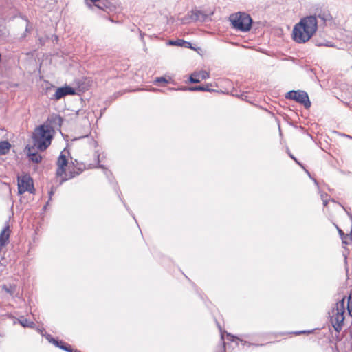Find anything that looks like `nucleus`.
Segmentation results:
<instances>
[{"mask_svg": "<svg viewBox=\"0 0 352 352\" xmlns=\"http://www.w3.org/2000/svg\"><path fill=\"white\" fill-rule=\"evenodd\" d=\"M53 133L54 130L51 126L41 125L33 133V146L39 151H45L51 144Z\"/></svg>", "mask_w": 352, "mask_h": 352, "instance_id": "1", "label": "nucleus"}, {"mask_svg": "<svg viewBox=\"0 0 352 352\" xmlns=\"http://www.w3.org/2000/svg\"><path fill=\"white\" fill-rule=\"evenodd\" d=\"M318 23H296L292 32L293 39L299 43L310 39L317 30Z\"/></svg>", "mask_w": 352, "mask_h": 352, "instance_id": "2", "label": "nucleus"}, {"mask_svg": "<svg viewBox=\"0 0 352 352\" xmlns=\"http://www.w3.org/2000/svg\"><path fill=\"white\" fill-rule=\"evenodd\" d=\"M345 298H343L342 300L338 301L331 311L329 312L330 322L333 327L334 329L337 332H340L342 328L344 320L345 318Z\"/></svg>", "mask_w": 352, "mask_h": 352, "instance_id": "3", "label": "nucleus"}, {"mask_svg": "<svg viewBox=\"0 0 352 352\" xmlns=\"http://www.w3.org/2000/svg\"><path fill=\"white\" fill-rule=\"evenodd\" d=\"M69 153L66 149L63 150L58 160H57V170L56 175L62 178L61 183L75 176V173L70 171L69 173H66V168L68 166V157Z\"/></svg>", "mask_w": 352, "mask_h": 352, "instance_id": "4", "label": "nucleus"}, {"mask_svg": "<svg viewBox=\"0 0 352 352\" xmlns=\"http://www.w3.org/2000/svg\"><path fill=\"white\" fill-rule=\"evenodd\" d=\"M285 97L287 99L293 100L303 104L306 109L309 108L311 106L308 94L304 91H290L287 93Z\"/></svg>", "mask_w": 352, "mask_h": 352, "instance_id": "5", "label": "nucleus"}, {"mask_svg": "<svg viewBox=\"0 0 352 352\" xmlns=\"http://www.w3.org/2000/svg\"><path fill=\"white\" fill-rule=\"evenodd\" d=\"M318 19L322 22H327L332 20V16L328 10H321L318 14L302 17L299 22H317Z\"/></svg>", "mask_w": 352, "mask_h": 352, "instance_id": "6", "label": "nucleus"}, {"mask_svg": "<svg viewBox=\"0 0 352 352\" xmlns=\"http://www.w3.org/2000/svg\"><path fill=\"white\" fill-rule=\"evenodd\" d=\"M34 190L33 182L28 175L18 179V191L19 194H23L26 191L32 192Z\"/></svg>", "mask_w": 352, "mask_h": 352, "instance_id": "7", "label": "nucleus"}, {"mask_svg": "<svg viewBox=\"0 0 352 352\" xmlns=\"http://www.w3.org/2000/svg\"><path fill=\"white\" fill-rule=\"evenodd\" d=\"M75 94V89L69 86H65L56 89L54 94L50 98L53 100H59L67 95Z\"/></svg>", "mask_w": 352, "mask_h": 352, "instance_id": "8", "label": "nucleus"}, {"mask_svg": "<svg viewBox=\"0 0 352 352\" xmlns=\"http://www.w3.org/2000/svg\"><path fill=\"white\" fill-rule=\"evenodd\" d=\"M229 22H254L250 14L246 12H239L232 14L229 16Z\"/></svg>", "mask_w": 352, "mask_h": 352, "instance_id": "9", "label": "nucleus"}, {"mask_svg": "<svg viewBox=\"0 0 352 352\" xmlns=\"http://www.w3.org/2000/svg\"><path fill=\"white\" fill-rule=\"evenodd\" d=\"M212 13L206 14L201 10H192L190 14V19L195 22H204L212 20L210 15Z\"/></svg>", "mask_w": 352, "mask_h": 352, "instance_id": "10", "label": "nucleus"}, {"mask_svg": "<svg viewBox=\"0 0 352 352\" xmlns=\"http://www.w3.org/2000/svg\"><path fill=\"white\" fill-rule=\"evenodd\" d=\"M210 77V74L205 70L193 72L190 76V81L192 83H197L201 80H205Z\"/></svg>", "mask_w": 352, "mask_h": 352, "instance_id": "11", "label": "nucleus"}, {"mask_svg": "<svg viewBox=\"0 0 352 352\" xmlns=\"http://www.w3.org/2000/svg\"><path fill=\"white\" fill-rule=\"evenodd\" d=\"M34 146L32 147L27 146V154L31 161L38 164L41 161L42 157L34 152Z\"/></svg>", "mask_w": 352, "mask_h": 352, "instance_id": "12", "label": "nucleus"}, {"mask_svg": "<svg viewBox=\"0 0 352 352\" xmlns=\"http://www.w3.org/2000/svg\"><path fill=\"white\" fill-rule=\"evenodd\" d=\"M230 25L234 30L246 32L251 29L252 23H230Z\"/></svg>", "mask_w": 352, "mask_h": 352, "instance_id": "13", "label": "nucleus"}, {"mask_svg": "<svg viewBox=\"0 0 352 352\" xmlns=\"http://www.w3.org/2000/svg\"><path fill=\"white\" fill-rule=\"evenodd\" d=\"M168 45L191 48V43L183 39H177L175 41L170 40L168 41Z\"/></svg>", "mask_w": 352, "mask_h": 352, "instance_id": "14", "label": "nucleus"}, {"mask_svg": "<svg viewBox=\"0 0 352 352\" xmlns=\"http://www.w3.org/2000/svg\"><path fill=\"white\" fill-rule=\"evenodd\" d=\"M336 228L338 231L339 235L342 241V243L345 245H349L352 241V236L351 234H345L342 230L336 226Z\"/></svg>", "mask_w": 352, "mask_h": 352, "instance_id": "15", "label": "nucleus"}, {"mask_svg": "<svg viewBox=\"0 0 352 352\" xmlns=\"http://www.w3.org/2000/svg\"><path fill=\"white\" fill-rule=\"evenodd\" d=\"M182 89L183 90H188V91H211V89L209 88L208 85L190 87H184Z\"/></svg>", "mask_w": 352, "mask_h": 352, "instance_id": "16", "label": "nucleus"}, {"mask_svg": "<svg viewBox=\"0 0 352 352\" xmlns=\"http://www.w3.org/2000/svg\"><path fill=\"white\" fill-rule=\"evenodd\" d=\"M11 148V144L8 141L0 142V155L7 154Z\"/></svg>", "mask_w": 352, "mask_h": 352, "instance_id": "17", "label": "nucleus"}, {"mask_svg": "<svg viewBox=\"0 0 352 352\" xmlns=\"http://www.w3.org/2000/svg\"><path fill=\"white\" fill-rule=\"evenodd\" d=\"M8 36V30L3 23H0V39H4Z\"/></svg>", "mask_w": 352, "mask_h": 352, "instance_id": "18", "label": "nucleus"}, {"mask_svg": "<svg viewBox=\"0 0 352 352\" xmlns=\"http://www.w3.org/2000/svg\"><path fill=\"white\" fill-rule=\"evenodd\" d=\"M92 3H94V6L97 7L99 9L104 10L106 8L105 3L102 2L101 0H90Z\"/></svg>", "mask_w": 352, "mask_h": 352, "instance_id": "19", "label": "nucleus"}, {"mask_svg": "<svg viewBox=\"0 0 352 352\" xmlns=\"http://www.w3.org/2000/svg\"><path fill=\"white\" fill-rule=\"evenodd\" d=\"M19 322L23 327H32V324H34L32 322L28 320L27 318L24 317L20 318L19 319Z\"/></svg>", "mask_w": 352, "mask_h": 352, "instance_id": "20", "label": "nucleus"}, {"mask_svg": "<svg viewBox=\"0 0 352 352\" xmlns=\"http://www.w3.org/2000/svg\"><path fill=\"white\" fill-rule=\"evenodd\" d=\"M57 346L67 352H73V349L71 348V346L64 343L62 341L58 342V346Z\"/></svg>", "mask_w": 352, "mask_h": 352, "instance_id": "21", "label": "nucleus"}, {"mask_svg": "<svg viewBox=\"0 0 352 352\" xmlns=\"http://www.w3.org/2000/svg\"><path fill=\"white\" fill-rule=\"evenodd\" d=\"M57 346L67 352H73V349L71 348V346L64 343L62 341L58 342V346Z\"/></svg>", "mask_w": 352, "mask_h": 352, "instance_id": "22", "label": "nucleus"}, {"mask_svg": "<svg viewBox=\"0 0 352 352\" xmlns=\"http://www.w3.org/2000/svg\"><path fill=\"white\" fill-rule=\"evenodd\" d=\"M347 309H348L349 315L352 317V296H350L348 298Z\"/></svg>", "mask_w": 352, "mask_h": 352, "instance_id": "23", "label": "nucleus"}, {"mask_svg": "<svg viewBox=\"0 0 352 352\" xmlns=\"http://www.w3.org/2000/svg\"><path fill=\"white\" fill-rule=\"evenodd\" d=\"M45 338L50 342L53 343L56 346H58V341L52 338L51 335L47 334Z\"/></svg>", "mask_w": 352, "mask_h": 352, "instance_id": "24", "label": "nucleus"}, {"mask_svg": "<svg viewBox=\"0 0 352 352\" xmlns=\"http://www.w3.org/2000/svg\"><path fill=\"white\" fill-rule=\"evenodd\" d=\"M316 45H318V46H327V47H335L334 45L332 44V43L329 42V41H326L324 43H318V42H317L316 43Z\"/></svg>", "mask_w": 352, "mask_h": 352, "instance_id": "25", "label": "nucleus"}, {"mask_svg": "<svg viewBox=\"0 0 352 352\" xmlns=\"http://www.w3.org/2000/svg\"><path fill=\"white\" fill-rule=\"evenodd\" d=\"M316 45H318V46H327V47H335L334 45L332 44V43L329 42V41H326L324 43H318V42H317L316 43Z\"/></svg>", "mask_w": 352, "mask_h": 352, "instance_id": "26", "label": "nucleus"}, {"mask_svg": "<svg viewBox=\"0 0 352 352\" xmlns=\"http://www.w3.org/2000/svg\"><path fill=\"white\" fill-rule=\"evenodd\" d=\"M155 82H167V80L164 77H159V78H156Z\"/></svg>", "mask_w": 352, "mask_h": 352, "instance_id": "27", "label": "nucleus"}, {"mask_svg": "<svg viewBox=\"0 0 352 352\" xmlns=\"http://www.w3.org/2000/svg\"><path fill=\"white\" fill-rule=\"evenodd\" d=\"M322 201H323V204L324 206H327V201L325 200L324 198H323V196L322 195Z\"/></svg>", "mask_w": 352, "mask_h": 352, "instance_id": "28", "label": "nucleus"}, {"mask_svg": "<svg viewBox=\"0 0 352 352\" xmlns=\"http://www.w3.org/2000/svg\"><path fill=\"white\" fill-rule=\"evenodd\" d=\"M290 157H291L294 160H295L298 164H299V163L298 162L297 160L294 157V155H290Z\"/></svg>", "mask_w": 352, "mask_h": 352, "instance_id": "29", "label": "nucleus"}, {"mask_svg": "<svg viewBox=\"0 0 352 352\" xmlns=\"http://www.w3.org/2000/svg\"><path fill=\"white\" fill-rule=\"evenodd\" d=\"M73 352H80V351H73Z\"/></svg>", "mask_w": 352, "mask_h": 352, "instance_id": "30", "label": "nucleus"}]
</instances>
